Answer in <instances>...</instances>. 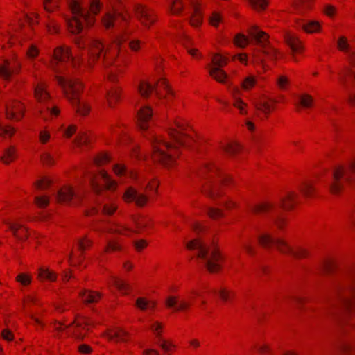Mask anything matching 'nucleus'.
Instances as JSON below:
<instances>
[{
	"label": "nucleus",
	"instance_id": "1",
	"mask_svg": "<svg viewBox=\"0 0 355 355\" xmlns=\"http://www.w3.org/2000/svg\"><path fill=\"white\" fill-rule=\"evenodd\" d=\"M130 15L128 11L123 12L113 8L107 11L101 19L103 26L107 30L114 31V44L110 49L105 50L104 45L96 39L84 38L82 36L75 38V43L79 49L84 50L89 54L91 58L103 59L105 67L107 69V76L110 81H115L118 72L121 71V64L123 60L115 61L118 55V48L125 41L131 33L125 28Z\"/></svg>",
	"mask_w": 355,
	"mask_h": 355
},
{
	"label": "nucleus",
	"instance_id": "2",
	"mask_svg": "<svg viewBox=\"0 0 355 355\" xmlns=\"http://www.w3.org/2000/svg\"><path fill=\"white\" fill-rule=\"evenodd\" d=\"M76 62V56L73 55L69 48L62 46L54 50L51 67L58 73L57 81L63 88L66 97L76 107V112L82 115H85L89 112V107L87 105L82 103L79 99V94L82 88L81 83L78 79L58 75L62 72V66H75Z\"/></svg>",
	"mask_w": 355,
	"mask_h": 355
},
{
	"label": "nucleus",
	"instance_id": "3",
	"mask_svg": "<svg viewBox=\"0 0 355 355\" xmlns=\"http://www.w3.org/2000/svg\"><path fill=\"white\" fill-rule=\"evenodd\" d=\"M68 3L72 17H67L65 20L69 31L73 34L80 33L85 23L87 26H92L94 23V18L91 15H97L101 8L99 0L89 1V10L82 4L80 0H68Z\"/></svg>",
	"mask_w": 355,
	"mask_h": 355
},
{
	"label": "nucleus",
	"instance_id": "4",
	"mask_svg": "<svg viewBox=\"0 0 355 355\" xmlns=\"http://www.w3.org/2000/svg\"><path fill=\"white\" fill-rule=\"evenodd\" d=\"M186 246L189 250H197L198 259L210 272H215L220 269L222 257L213 243L196 239L188 242Z\"/></svg>",
	"mask_w": 355,
	"mask_h": 355
},
{
	"label": "nucleus",
	"instance_id": "5",
	"mask_svg": "<svg viewBox=\"0 0 355 355\" xmlns=\"http://www.w3.org/2000/svg\"><path fill=\"white\" fill-rule=\"evenodd\" d=\"M199 175L206 180L202 186V191L213 199L220 195L219 189L222 184L227 185L232 182L231 177L220 173L213 163H206Z\"/></svg>",
	"mask_w": 355,
	"mask_h": 355
},
{
	"label": "nucleus",
	"instance_id": "6",
	"mask_svg": "<svg viewBox=\"0 0 355 355\" xmlns=\"http://www.w3.org/2000/svg\"><path fill=\"white\" fill-rule=\"evenodd\" d=\"M330 304L336 313L340 310L355 309V286L352 282L337 285Z\"/></svg>",
	"mask_w": 355,
	"mask_h": 355
},
{
	"label": "nucleus",
	"instance_id": "7",
	"mask_svg": "<svg viewBox=\"0 0 355 355\" xmlns=\"http://www.w3.org/2000/svg\"><path fill=\"white\" fill-rule=\"evenodd\" d=\"M347 185L355 186V160L348 166L336 167L332 173L329 189L333 193H338Z\"/></svg>",
	"mask_w": 355,
	"mask_h": 355
},
{
	"label": "nucleus",
	"instance_id": "8",
	"mask_svg": "<svg viewBox=\"0 0 355 355\" xmlns=\"http://www.w3.org/2000/svg\"><path fill=\"white\" fill-rule=\"evenodd\" d=\"M153 148V159L165 166H172L175 161L178 153L176 146H173L161 138L155 136L150 137Z\"/></svg>",
	"mask_w": 355,
	"mask_h": 355
},
{
	"label": "nucleus",
	"instance_id": "9",
	"mask_svg": "<svg viewBox=\"0 0 355 355\" xmlns=\"http://www.w3.org/2000/svg\"><path fill=\"white\" fill-rule=\"evenodd\" d=\"M259 243L265 248L275 246L282 253L288 254L294 258H302L306 257L307 252L304 249L300 248L294 250L288 244L281 239H276L271 234L264 233L259 236Z\"/></svg>",
	"mask_w": 355,
	"mask_h": 355
},
{
	"label": "nucleus",
	"instance_id": "10",
	"mask_svg": "<svg viewBox=\"0 0 355 355\" xmlns=\"http://www.w3.org/2000/svg\"><path fill=\"white\" fill-rule=\"evenodd\" d=\"M138 89L143 97H148L153 91L155 92L157 98L159 99L166 98L169 100L171 96H174L173 92L164 79H161L157 83L156 87L148 83L142 82L139 84Z\"/></svg>",
	"mask_w": 355,
	"mask_h": 355
},
{
	"label": "nucleus",
	"instance_id": "11",
	"mask_svg": "<svg viewBox=\"0 0 355 355\" xmlns=\"http://www.w3.org/2000/svg\"><path fill=\"white\" fill-rule=\"evenodd\" d=\"M338 46L340 51L347 53V60L350 64L349 67H346L344 71L340 74V80L341 83L347 89H348L347 77L348 76H352L355 79V72L354 71V69H355V51L350 49V46L345 37H341L338 39Z\"/></svg>",
	"mask_w": 355,
	"mask_h": 355
},
{
	"label": "nucleus",
	"instance_id": "12",
	"mask_svg": "<svg viewBox=\"0 0 355 355\" xmlns=\"http://www.w3.org/2000/svg\"><path fill=\"white\" fill-rule=\"evenodd\" d=\"M89 182L96 195H100L104 189L112 190L116 187V182L104 171H99L96 175L91 174Z\"/></svg>",
	"mask_w": 355,
	"mask_h": 355
},
{
	"label": "nucleus",
	"instance_id": "13",
	"mask_svg": "<svg viewBox=\"0 0 355 355\" xmlns=\"http://www.w3.org/2000/svg\"><path fill=\"white\" fill-rule=\"evenodd\" d=\"M250 36L263 48V53L271 59L277 58L276 49L268 44V35L257 27H252L249 31Z\"/></svg>",
	"mask_w": 355,
	"mask_h": 355
},
{
	"label": "nucleus",
	"instance_id": "14",
	"mask_svg": "<svg viewBox=\"0 0 355 355\" xmlns=\"http://www.w3.org/2000/svg\"><path fill=\"white\" fill-rule=\"evenodd\" d=\"M134 12L137 19L147 28H149L150 25L156 21L154 12L145 6L136 5L134 7Z\"/></svg>",
	"mask_w": 355,
	"mask_h": 355
},
{
	"label": "nucleus",
	"instance_id": "15",
	"mask_svg": "<svg viewBox=\"0 0 355 355\" xmlns=\"http://www.w3.org/2000/svg\"><path fill=\"white\" fill-rule=\"evenodd\" d=\"M212 63L214 67L209 69L210 76L220 83H224L227 76L221 69V67L227 64V58L219 54H216L212 58Z\"/></svg>",
	"mask_w": 355,
	"mask_h": 355
},
{
	"label": "nucleus",
	"instance_id": "16",
	"mask_svg": "<svg viewBox=\"0 0 355 355\" xmlns=\"http://www.w3.org/2000/svg\"><path fill=\"white\" fill-rule=\"evenodd\" d=\"M6 114L8 119L19 121L24 112V105L17 101H10L5 104Z\"/></svg>",
	"mask_w": 355,
	"mask_h": 355
},
{
	"label": "nucleus",
	"instance_id": "17",
	"mask_svg": "<svg viewBox=\"0 0 355 355\" xmlns=\"http://www.w3.org/2000/svg\"><path fill=\"white\" fill-rule=\"evenodd\" d=\"M153 120V111L149 106H144L139 110L137 114V123L140 129L147 130Z\"/></svg>",
	"mask_w": 355,
	"mask_h": 355
},
{
	"label": "nucleus",
	"instance_id": "18",
	"mask_svg": "<svg viewBox=\"0 0 355 355\" xmlns=\"http://www.w3.org/2000/svg\"><path fill=\"white\" fill-rule=\"evenodd\" d=\"M58 202L69 203L74 198L75 201L79 198V194L76 193L70 186H65L58 190L55 194Z\"/></svg>",
	"mask_w": 355,
	"mask_h": 355
},
{
	"label": "nucleus",
	"instance_id": "19",
	"mask_svg": "<svg viewBox=\"0 0 355 355\" xmlns=\"http://www.w3.org/2000/svg\"><path fill=\"white\" fill-rule=\"evenodd\" d=\"M123 198L125 201H134L139 206H143L147 200V198L145 195L139 193L136 189L132 187L126 190Z\"/></svg>",
	"mask_w": 355,
	"mask_h": 355
},
{
	"label": "nucleus",
	"instance_id": "20",
	"mask_svg": "<svg viewBox=\"0 0 355 355\" xmlns=\"http://www.w3.org/2000/svg\"><path fill=\"white\" fill-rule=\"evenodd\" d=\"M18 71V67L15 63L5 60L0 64V78L4 80H9L12 74Z\"/></svg>",
	"mask_w": 355,
	"mask_h": 355
},
{
	"label": "nucleus",
	"instance_id": "21",
	"mask_svg": "<svg viewBox=\"0 0 355 355\" xmlns=\"http://www.w3.org/2000/svg\"><path fill=\"white\" fill-rule=\"evenodd\" d=\"M6 224L17 239L22 241L27 238V230L21 223L19 222H6Z\"/></svg>",
	"mask_w": 355,
	"mask_h": 355
},
{
	"label": "nucleus",
	"instance_id": "22",
	"mask_svg": "<svg viewBox=\"0 0 355 355\" xmlns=\"http://www.w3.org/2000/svg\"><path fill=\"white\" fill-rule=\"evenodd\" d=\"M169 135L171 139L180 146H189L193 139L186 135L184 133L171 128L169 130Z\"/></svg>",
	"mask_w": 355,
	"mask_h": 355
},
{
	"label": "nucleus",
	"instance_id": "23",
	"mask_svg": "<svg viewBox=\"0 0 355 355\" xmlns=\"http://www.w3.org/2000/svg\"><path fill=\"white\" fill-rule=\"evenodd\" d=\"M34 94L35 98L41 103H45L50 98V94L46 91V84L42 81H39L34 86Z\"/></svg>",
	"mask_w": 355,
	"mask_h": 355
},
{
	"label": "nucleus",
	"instance_id": "24",
	"mask_svg": "<svg viewBox=\"0 0 355 355\" xmlns=\"http://www.w3.org/2000/svg\"><path fill=\"white\" fill-rule=\"evenodd\" d=\"M166 305L169 308H173L175 311H184L190 306V303L185 300L179 302L178 297L170 296L166 300Z\"/></svg>",
	"mask_w": 355,
	"mask_h": 355
},
{
	"label": "nucleus",
	"instance_id": "25",
	"mask_svg": "<svg viewBox=\"0 0 355 355\" xmlns=\"http://www.w3.org/2000/svg\"><path fill=\"white\" fill-rule=\"evenodd\" d=\"M127 336H128V333L125 331H124L123 329H119V328L112 329L107 334V337L110 340H116L117 342L126 341Z\"/></svg>",
	"mask_w": 355,
	"mask_h": 355
},
{
	"label": "nucleus",
	"instance_id": "26",
	"mask_svg": "<svg viewBox=\"0 0 355 355\" xmlns=\"http://www.w3.org/2000/svg\"><path fill=\"white\" fill-rule=\"evenodd\" d=\"M252 103L257 111H259L268 116L272 110V105L269 103L268 101L260 98L254 100Z\"/></svg>",
	"mask_w": 355,
	"mask_h": 355
},
{
	"label": "nucleus",
	"instance_id": "27",
	"mask_svg": "<svg viewBox=\"0 0 355 355\" xmlns=\"http://www.w3.org/2000/svg\"><path fill=\"white\" fill-rule=\"evenodd\" d=\"M285 40L293 52H300L302 48L301 42L292 33H286Z\"/></svg>",
	"mask_w": 355,
	"mask_h": 355
},
{
	"label": "nucleus",
	"instance_id": "28",
	"mask_svg": "<svg viewBox=\"0 0 355 355\" xmlns=\"http://www.w3.org/2000/svg\"><path fill=\"white\" fill-rule=\"evenodd\" d=\"M101 295L99 293L89 290H85L80 293V297L86 304H92L98 302Z\"/></svg>",
	"mask_w": 355,
	"mask_h": 355
},
{
	"label": "nucleus",
	"instance_id": "29",
	"mask_svg": "<svg viewBox=\"0 0 355 355\" xmlns=\"http://www.w3.org/2000/svg\"><path fill=\"white\" fill-rule=\"evenodd\" d=\"M299 27L302 28L304 31L311 33L317 32L320 30V24L316 21H302L298 23Z\"/></svg>",
	"mask_w": 355,
	"mask_h": 355
},
{
	"label": "nucleus",
	"instance_id": "30",
	"mask_svg": "<svg viewBox=\"0 0 355 355\" xmlns=\"http://www.w3.org/2000/svg\"><path fill=\"white\" fill-rule=\"evenodd\" d=\"M250 209L254 214L268 213L270 211H275L276 210L274 205L270 202H265L261 205L251 206Z\"/></svg>",
	"mask_w": 355,
	"mask_h": 355
},
{
	"label": "nucleus",
	"instance_id": "31",
	"mask_svg": "<svg viewBox=\"0 0 355 355\" xmlns=\"http://www.w3.org/2000/svg\"><path fill=\"white\" fill-rule=\"evenodd\" d=\"M191 4L192 13L190 17V22L192 26H198L202 22V17L198 10V6L194 0H192Z\"/></svg>",
	"mask_w": 355,
	"mask_h": 355
},
{
	"label": "nucleus",
	"instance_id": "32",
	"mask_svg": "<svg viewBox=\"0 0 355 355\" xmlns=\"http://www.w3.org/2000/svg\"><path fill=\"white\" fill-rule=\"evenodd\" d=\"M297 195L295 193H288L285 198L281 200L280 207L284 210L291 209L293 206V203Z\"/></svg>",
	"mask_w": 355,
	"mask_h": 355
},
{
	"label": "nucleus",
	"instance_id": "33",
	"mask_svg": "<svg viewBox=\"0 0 355 355\" xmlns=\"http://www.w3.org/2000/svg\"><path fill=\"white\" fill-rule=\"evenodd\" d=\"M137 306L142 311L146 310L148 309H153L155 306V302L147 300L143 297H139L136 300Z\"/></svg>",
	"mask_w": 355,
	"mask_h": 355
},
{
	"label": "nucleus",
	"instance_id": "34",
	"mask_svg": "<svg viewBox=\"0 0 355 355\" xmlns=\"http://www.w3.org/2000/svg\"><path fill=\"white\" fill-rule=\"evenodd\" d=\"M15 158V150L14 147L10 148L4 150L3 155L1 157V161L5 164H9Z\"/></svg>",
	"mask_w": 355,
	"mask_h": 355
},
{
	"label": "nucleus",
	"instance_id": "35",
	"mask_svg": "<svg viewBox=\"0 0 355 355\" xmlns=\"http://www.w3.org/2000/svg\"><path fill=\"white\" fill-rule=\"evenodd\" d=\"M179 40L187 49L189 53L191 54L192 56L195 57L196 55L197 50L189 49V47L190 43H191V38L188 35L182 33L180 36Z\"/></svg>",
	"mask_w": 355,
	"mask_h": 355
},
{
	"label": "nucleus",
	"instance_id": "36",
	"mask_svg": "<svg viewBox=\"0 0 355 355\" xmlns=\"http://www.w3.org/2000/svg\"><path fill=\"white\" fill-rule=\"evenodd\" d=\"M39 111L42 118L46 119V112L52 116H57L59 114V110L56 107H50L49 105L40 107Z\"/></svg>",
	"mask_w": 355,
	"mask_h": 355
},
{
	"label": "nucleus",
	"instance_id": "37",
	"mask_svg": "<svg viewBox=\"0 0 355 355\" xmlns=\"http://www.w3.org/2000/svg\"><path fill=\"white\" fill-rule=\"evenodd\" d=\"M107 98L110 106H112L114 103L119 98V89L114 87L107 94Z\"/></svg>",
	"mask_w": 355,
	"mask_h": 355
},
{
	"label": "nucleus",
	"instance_id": "38",
	"mask_svg": "<svg viewBox=\"0 0 355 355\" xmlns=\"http://www.w3.org/2000/svg\"><path fill=\"white\" fill-rule=\"evenodd\" d=\"M114 171L115 173L118 175H130V177H132V178H135L137 176L136 173H135L133 172H129L127 170V168L123 165H121V164L114 165Z\"/></svg>",
	"mask_w": 355,
	"mask_h": 355
},
{
	"label": "nucleus",
	"instance_id": "39",
	"mask_svg": "<svg viewBox=\"0 0 355 355\" xmlns=\"http://www.w3.org/2000/svg\"><path fill=\"white\" fill-rule=\"evenodd\" d=\"M112 278L114 285L117 288V289L122 293L126 294L129 288V286L125 282L116 277H113Z\"/></svg>",
	"mask_w": 355,
	"mask_h": 355
},
{
	"label": "nucleus",
	"instance_id": "40",
	"mask_svg": "<svg viewBox=\"0 0 355 355\" xmlns=\"http://www.w3.org/2000/svg\"><path fill=\"white\" fill-rule=\"evenodd\" d=\"M39 277L44 278L50 281H55L56 279V274L48 269L40 268Z\"/></svg>",
	"mask_w": 355,
	"mask_h": 355
},
{
	"label": "nucleus",
	"instance_id": "41",
	"mask_svg": "<svg viewBox=\"0 0 355 355\" xmlns=\"http://www.w3.org/2000/svg\"><path fill=\"white\" fill-rule=\"evenodd\" d=\"M214 293H218L221 300L224 302H228L234 295V293L227 290L226 288H221L218 291L214 290Z\"/></svg>",
	"mask_w": 355,
	"mask_h": 355
},
{
	"label": "nucleus",
	"instance_id": "42",
	"mask_svg": "<svg viewBox=\"0 0 355 355\" xmlns=\"http://www.w3.org/2000/svg\"><path fill=\"white\" fill-rule=\"evenodd\" d=\"M128 230L125 227H107L103 228L102 230H99V231L109 232L112 234H125V232Z\"/></svg>",
	"mask_w": 355,
	"mask_h": 355
},
{
	"label": "nucleus",
	"instance_id": "43",
	"mask_svg": "<svg viewBox=\"0 0 355 355\" xmlns=\"http://www.w3.org/2000/svg\"><path fill=\"white\" fill-rule=\"evenodd\" d=\"M90 141L89 136L84 132H80L74 139L77 146L87 145Z\"/></svg>",
	"mask_w": 355,
	"mask_h": 355
},
{
	"label": "nucleus",
	"instance_id": "44",
	"mask_svg": "<svg viewBox=\"0 0 355 355\" xmlns=\"http://www.w3.org/2000/svg\"><path fill=\"white\" fill-rule=\"evenodd\" d=\"M116 209V207L113 205H105L102 207H100L99 208L94 207L93 211L95 213L96 212L97 213L101 209L104 214L111 215L115 211Z\"/></svg>",
	"mask_w": 355,
	"mask_h": 355
},
{
	"label": "nucleus",
	"instance_id": "45",
	"mask_svg": "<svg viewBox=\"0 0 355 355\" xmlns=\"http://www.w3.org/2000/svg\"><path fill=\"white\" fill-rule=\"evenodd\" d=\"M182 6V0H171L169 6L171 12L175 15L179 14L181 12Z\"/></svg>",
	"mask_w": 355,
	"mask_h": 355
},
{
	"label": "nucleus",
	"instance_id": "46",
	"mask_svg": "<svg viewBox=\"0 0 355 355\" xmlns=\"http://www.w3.org/2000/svg\"><path fill=\"white\" fill-rule=\"evenodd\" d=\"M255 83V77L252 76H249L243 80V81L241 83V86L244 90H249L254 86Z\"/></svg>",
	"mask_w": 355,
	"mask_h": 355
},
{
	"label": "nucleus",
	"instance_id": "47",
	"mask_svg": "<svg viewBox=\"0 0 355 355\" xmlns=\"http://www.w3.org/2000/svg\"><path fill=\"white\" fill-rule=\"evenodd\" d=\"M295 6L300 13H303L310 8V4L308 0H296Z\"/></svg>",
	"mask_w": 355,
	"mask_h": 355
},
{
	"label": "nucleus",
	"instance_id": "48",
	"mask_svg": "<svg viewBox=\"0 0 355 355\" xmlns=\"http://www.w3.org/2000/svg\"><path fill=\"white\" fill-rule=\"evenodd\" d=\"M248 38L243 34H237L234 38V44L241 48H244L248 44Z\"/></svg>",
	"mask_w": 355,
	"mask_h": 355
},
{
	"label": "nucleus",
	"instance_id": "49",
	"mask_svg": "<svg viewBox=\"0 0 355 355\" xmlns=\"http://www.w3.org/2000/svg\"><path fill=\"white\" fill-rule=\"evenodd\" d=\"M300 190L305 197H310L313 193L314 189L311 184L304 182L303 185L300 187Z\"/></svg>",
	"mask_w": 355,
	"mask_h": 355
},
{
	"label": "nucleus",
	"instance_id": "50",
	"mask_svg": "<svg viewBox=\"0 0 355 355\" xmlns=\"http://www.w3.org/2000/svg\"><path fill=\"white\" fill-rule=\"evenodd\" d=\"M44 8L47 12H53L58 7L57 0H44Z\"/></svg>",
	"mask_w": 355,
	"mask_h": 355
},
{
	"label": "nucleus",
	"instance_id": "51",
	"mask_svg": "<svg viewBox=\"0 0 355 355\" xmlns=\"http://www.w3.org/2000/svg\"><path fill=\"white\" fill-rule=\"evenodd\" d=\"M338 349L344 353H349L355 351V343L349 344L347 343H341L338 345Z\"/></svg>",
	"mask_w": 355,
	"mask_h": 355
},
{
	"label": "nucleus",
	"instance_id": "52",
	"mask_svg": "<svg viewBox=\"0 0 355 355\" xmlns=\"http://www.w3.org/2000/svg\"><path fill=\"white\" fill-rule=\"evenodd\" d=\"M233 105L239 110V112L241 114H247V111L245 110L247 105L241 98H236V101H234Z\"/></svg>",
	"mask_w": 355,
	"mask_h": 355
},
{
	"label": "nucleus",
	"instance_id": "53",
	"mask_svg": "<svg viewBox=\"0 0 355 355\" xmlns=\"http://www.w3.org/2000/svg\"><path fill=\"white\" fill-rule=\"evenodd\" d=\"M35 202L39 207H45L49 202V198L46 196H36L35 198Z\"/></svg>",
	"mask_w": 355,
	"mask_h": 355
},
{
	"label": "nucleus",
	"instance_id": "54",
	"mask_svg": "<svg viewBox=\"0 0 355 355\" xmlns=\"http://www.w3.org/2000/svg\"><path fill=\"white\" fill-rule=\"evenodd\" d=\"M313 98L308 94L302 95L300 97V103L304 107H309L311 106Z\"/></svg>",
	"mask_w": 355,
	"mask_h": 355
},
{
	"label": "nucleus",
	"instance_id": "55",
	"mask_svg": "<svg viewBox=\"0 0 355 355\" xmlns=\"http://www.w3.org/2000/svg\"><path fill=\"white\" fill-rule=\"evenodd\" d=\"M51 184V180L50 179L44 178L40 180H37L35 183V185L37 189H44L47 188L48 187H49Z\"/></svg>",
	"mask_w": 355,
	"mask_h": 355
},
{
	"label": "nucleus",
	"instance_id": "56",
	"mask_svg": "<svg viewBox=\"0 0 355 355\" xmlns=\"http://www.w3.org/2000/svg\"><path fill=\"white\" fill-rule=\"evenodd\" d=\"M223 149L230 155H235L239 150V146L237 144H230L223 146Z\"/></svg>",
	"mask_w": 355,
	"mask_h": 355
},
{
	"label": "nucleus",
	"instance_id": "57",
	"mask_svg": "<svg viewBox=\"0 0 355 355\" xmlns=\"http://www.w3.org/2000/svg\"><path fill=\"white\" fill-rule=\"evenodd\" d=\"M41 159L44 164L51 165L54 162L53 157L48 151H43L41 154Z\"/></svg>",
	"mask_w": 355,
	"mask_h": 355
},
{
	"label": "nucleus",
	"instance_id": "58",
	"mask_svg": "<svg viewBox=\"0 0 355 355\" xmlns=\"http://www.w3.org/2000/svg\"><path fill=\"white\" fill-rule=\"evenodd\" d=\"M91 244L92 241L87 239L86 237L78 241V248L80 251H84L88 246H90Z\"/></svg>",
	"mask_w": 355,
	"mask_h": 355
},
{
	"label": "nucleus",
	"instance_id": "59",
	"mask_svg": "<svg viewBox=\"0 0 355 355\" xmlns=\"http://www.w3.org/2000/svg\"><path fill=\"white\" fill-rule=\"evenodd\" d=\"M16 280L25 286L31 283V277L24 273H21L17 276Z\"/></svg>",
	"mask_w": 355,
	"mask_h": 355
},
{
	"label": "nucleus",
	"instance_id": "60",
	"mask_svg": "<svg viewBox=\"0 0 355 355\" xmlns=\"http://www.w3.org/2000/svg\"><path fill=\"white\" fill-rule=\"evenodd\" d=\"M255 9H264L268 4L266 0H249Z\"/></svg>",
	"mask_w": 355,
	"mask_h": 355
},
{
	"label": "nucleus",
	"instance_id": "61",
	"mask_svg": "<svg viewBox=\"0 0 355 355\" xmlns=\"http://www.w3.org/2000/svg\"><path fill=\"white\" fill-rule=\"evenodd\" d=\"M207 214L212 218H218L223 216L221 210L218 208H207Z\"/></svg>",
	"mask_w": 355,
	"mask_h": 355
},
{
	"label": "nucleus",
	"instance_id": "62",
	"mask_svg": "<svg viewBox=\"0 0 355 355\" xmlns=\"http://www.w3.org/2000/svg\"><path fill=\"white\" fill-rule=\"evenodd\" d=\"M110 156L107 154H101V155H98L95 158L94 161L97 165H101V164L108 162L110 161Z\"/></svg>",
	"mask_w": 355,
	"mask_h": 355
},
{
	"label": "nucleus",
	"instance_id": "63",
	"mask_svg": "<svg viewBox=\"0 0 355 355\" xmlns=\"http://www.w3.org/2000/svg\"><path fill=\"white\" fill-rule=\"evenodd\" d=\"M120 249L119 245L114 241H107V245L105 248V251L108 252L110 250L115 251Z\"/></svg>",
	"mask_w": 355,
	"mask_h": 355
},
{
	"label": "nucleus",
	"instance_id": "64",
	"mask_svg": "<svg viewBox=\"0 0 355 355\" xmlns=\"http://www.w3.org/2000/svg\"><path fill=\"white\" fill-rule=\"evenodd\" d=\"M15 129L11 126L2 127L0 125V135L12 136L15 133Z\"/></svg>",
	"mask_w": 355,
	"mask_h": 355
}]
</instances>
